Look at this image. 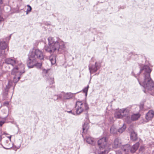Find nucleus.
<instances>
[{
	"mask_svg": "<svg viewBox=\"0 0 154 154\" xmlns=\"http://www.w3.org/2000/svg\"><path fill=\"white\" fill-rule=\"evenodd\" d=\"M139 150L140 152H143L144 150V147L143 146H140Z\"/></svg>",
	"mask_w": 154,
	"mask_h": 154,
	"instance_id": "obj_30",
	"label": "nucleus"
},
{
	"mask_svg": "<svg viewBox=\"0 0 154 154\" xmlns=\"http://www.w3.org/2000/svg\"><path fill=\"white\" fill-rule=\"evenodd\" d=\"M11 136H9L8 137L9 138V139H10V140H11Z\"/></svg>",
	"mask_w": 154,
	"mask_h": 154,
	"instance_id": "obj_38",
	"label": "nucleus"
},
{
	"mask_svg": "<svg viewBox=\"0 0 154 154\" xmlns=\"http://www.w3.org/2000/svg\"><path fill=\"white\" fill-rule=\"evenodd\" d=\"M122 149L125 152H127L129 151L130 149V146L128 144H126L125 145H122L121 147Z\"/></svg>",
	"mask_w": 154,
	"mask_h": 154,
	"instance_id": "obj_13",
	"label": "nucleus"
},
{
	"mask_svg": "<svg viewBox=\"0 0 154 154\" xmlns=\"http://www.w3.org/2000/svg\"><path fill=\"white\" fill-rule=\"evenodd\" d=\"M61 94H60L58 95H54L53 96V99L54 100H56L58 99H60L61 100L62 97H61Z\"/></svg>",
	"mask_w": 154,
	"mask_h": 154,
	"instance_id": "obj_21",
	"label": "nucleus"
},
{
	"mask_svg": "<svg viewBox=\"0 0 154 154\" xmlns=\"http://www.w3.org/2000/svg\"><path fill=\"white\" fill-rule=\"evenodd\" d=\"M48 46L45 47V51L50 53L55 52L57 54L63 53L66 50L65 45L63 42L55 41L54 38L50 37L48 38Z\"/></svg>",
	"mask_w": 154,
	"mask_h": 154,
	"instance_id": "obj_2",
	"label": "nucleus"
},
{
	"mask_svg": "<svg viewBox=\"0 0 154 154\" xmlns=\"http://www.w3.org/2000/svg\"><path fill=\"white\" fill-rule=\"evenodd\" d=\"M154 112L152 110H149L146 116V119L149 121L151 120L154 116Z\"/></svg>",
	"mask_w": 154,
	"mask_h": 154,
	"instance_id": "obj_11",
	"label": "nucleus"
},
{
	"mask_svg": "<svg viewBox=\"0 0 154 154\" xmlns=\"http://www.w3.org/2000/svg\"><path fill=\"white\" fill-rule=\"evenodd\" d=\"M122 145L121 140L118 138H116L114 141L112 146L113 148L116 149L121 147Z\"/></svg>",
	"mask_w": 154,
	"mask_h": 154,
	"instance_id": "obj_10",
	"label": "nucleus"
},
{
	"mask_svg": "<svg viewBox=\"0 0 154 154\" xmlns=\"http://www.w3.org/2000/svg\"><path fill=\"white\" fill-rule=\"evenodd\" d=\"M89 86L88 85L87 87L84 88L82 90L83 92L85 93V96H86L87 95L88 91V89Z\"/></svg>",
	"mask_w": 154,
	"mask_h": 154,
	"instance_id": "obj_24",
	"label": "nucleus"
},
{
	"mask_svg": "<svg viewBox=\"0 0 154 154\" xmlns=\"http://www.w3.org/2000/svg\"><path fill=\"white\" fill-rule=\"evenodd\" d=\"M67 112L69 113H71L74 115H77V113H76V112L75 108H73L72 110L69 111H67Z\"/></svg>",
	"mask_w": 154,
	"mask_h": 154,
	"instance_id": "obj_27",
	"label": "nucleus"
},
{
	"mask_svg": "<svg viewBox=\"0 0 154 154\" xmlns=\"http://www.w3.org/2000/svg\"><path fill=\"white\" fill-rule=\"evenodd\" d=\"M27 6V14L28 12H29L31 11V10H32V8L29 5H28Z\"/></svg>",
	"mask_w": 154,
	"mask_h": 154,
	"instance_id": "obj_28",
	"label": "nucleus"
},
{
	"mask_svg": "<svg viewBox=\"0 0 154 154\" xmlns=\"http://www.w3.org/2000/svg\"><path fill=\"white\" fill-rule=\"evenodd\" d=\"M4 122L2 121H0V126H2V125L4 124Z\"/></svg>",
	"mask_w": 154,
	"mask_h": 154,
	"instance_id": "obj_34",
	"label": "nucleus"
},
{
	"mask_svg": "<svg viewBox=\"0 0 154 154\" xmlns=\"http://www.w3.org/2000/svg\"><path fill=\"white\" fill-rule=\"evenodd\" d=\"M117 132V129L114 126H112L110 128V133L112 134H115Z\"/></svg>",
	"mask_w": 154,
	"mask_h": 154,
	"instance_id": "obj_19",
	"label": "nucleus"
},
{
	"mask_svg": "<svg viewBox=\"0 0 154 154\" xmlns=\"http://www.w3.org/2000/svg\"><path fill=\"white\" fill-rule=\"evenodd\" d=\"M5 103V104H8V102H7V103H6H6Z\"/></svg>",
	"mask_w": 154,
	"mask_h": 154,
	"instance_id": "obj_41",
	"label": "nucleus"
},
{
	"mask_svg": "<svg viewBox=\"0 0 154 154\" xmlns=\"http://www.w3.org/2000/svg\"><path fill=\"white\" fill-rule=\"evenodd\" d=\"M4 19L1 16V14H0V22L2 21H4Z\"/></svg>",
	"mask_w": 154,
	"mask_h": 154,
	"instance_id": "obj_33",
	"label": "nucleus"
},
{
	"mask_svg": "<svg viewBox=\"0 0 154 154\" xmlns=\"http://www.w3.org/2000/svg\"><path fill=\"white\" fill-rule=\"evenodd\" d=\"M97 143L100 149H105L107 144L106 138V137H102L98 140Z\"/></svg>",
	"mask_w": 154,
	"mask_h": 154,
	"instance_id": "obj_8",
	"label": "nucleus"
},
{
	"mask_svg": "<svg viewBox=\"0 0 154 154\" xmlns=\"http://www.w3.org/2000/svg\"><path fill=\"white\" fill-rule=\"evenodd\" d=\"M109 151L105 149L104 151L100 152L99 154H106Z\"/></svg>",
	"mask_w": 154,
	"mask_h": 154,
	"instance_id": "obj_29",
	"label": "nucleus"
},
{
	"mask_svg": "<svg viewBox=\"0 0 154 154\" xmlns=\"http://www.w3.org/2000/svg\"><path fill=\"white\" fill-rule=\"evenodd\" d=\"M48 81L49 83L50 84H53L54 83V77L49 78L48 79Z\"/></svg>",
	"mask_w": 154,
	"mask_h": 154,
	"instance_id": "obj_25",
	"label": "nucleus"
},
{
	"mask_svg": "<svg viewBox=\"0 0 154 154\" xmlns=\"http://www.w3.org/2000/svg\"><path fill=\"white\" fill-rule=\"evenodd\" d=\"M7 50H8V49H7Z\"/></svg>",
	"mask_w": 154,
	"mask_h": 154,
	"instance_id": "obj_45",
	"label": "nucleus"
},
{
	"mask_svg": "<svg viewBox=\"0 0 154 154\" xmlns=\"http://www.w3.org/2000/svg\"><path fill=\"white\" fill-rule=\"evenodd\" d=\"M126 128V126L123 124V126L118 130V131L120 133H122L125 130Z\"/></svg>",
	"mask_w": 154,
	"mask_h": 154,
	"instance_id": "obj_22",
	"label": "nucleus"
},
{
	"mask_svg": "<svg viewBox=\"0 0 154 154\" xmlns=\"http://www.w3.org/2000/svg\"><path fill=\"white\" fill-rule=\"evenodd\" d=\"M79 92L75 93H72L70 92L65 93L64 92H62L61 94L62 97L61 100L65 102L66 100L72 99L74 95Z\"/></svg>",
	"mask_w": 154,
	"mask_h": 154,
	"instance_id": "obj_7",
	"label": "nucleus"
},
{
	"mask_svg": "<svg viewBox=\"0 0 154 154\" xmlns=\"http://www.w3.org/2000/svg\"><path fill=\"white\" fill-rule=\"evenodd\" d=\"M140 143L139 142H137L134 145L131 147H130V150L131 152L133 153L135 152L139 146Z\"/></svg>",
	"mask_w": 154,
	"mask_h": 154,
	"instance_id": "obj_12",
	"label": "nucleus"
},
{
	"mask_svg": "<svg viewBox=\"0 0 154 154\" xmlns=\"http://www.w3.org/2000/svg\"><path fill=\"white\" fill-rule=\"evenodd\" d=\"M100 66L97 62L95 63L94 65L89 66V69L91 74L95 72L98 70L99 69Z\"/></svg>",
	"mask_w": 154,
	"mask_h": 154,
	"instance_id": "obj_9",
	"label": "nucleus"
},
{
	"mask_svg": "<svg viewBox=\"0 0 154 154\" xmlns=\"http://www.w3.org/2000/svg\"><path fill=\"white\" fill-rule=\"evenodd\" d=\"M42 74L43 76L47 77L49 76V72L51 69H45L42 68Z\"/></svg>",
	"mask_w": 154,
	"mask_h": 154,
	"instance_id": "obj_14",
	"label": "nucleus"
},
{
	"mask_svg": "<svg viewBox=\"0 0 154 154\" xmlns=\"http://www.w3.org/2000/svg\"><path fill=\"white\" fill-rule=\"evenodd\" d=\"M152 71L149 66L145 65L141 68L140 72L137 75H140L137 78L140 85L142 86L148 91L153 90V94H151L153 95L154 93V83L150 78V74Z\"/></svg>",
	"mask_w": 154,
	"mask_h": 154,
	"instance_id": "obj_1",
	"label": "nucleus"
},
{
	"mask_svg": "<svg viewBox=\"0 0 154 154\" xmlns=\"http://www.w3.org/2000/svg\"><path fill=\"white\" fill-rule=\"evenodd\" d=\"M44 56L43 53L39 50V60H44Z\"/></svg>",
	"mask_w": 154,
	"mask_h": 154,
	"instance_id": "obj_26",
	"label": "nucleus"
},
{
	"mask_svg": "<svg viewBox=\"0 0 154 154\" xmlns=\"http://www.w3.org/2000/svg\"><path fill=\"white\" fill-rule=\"evenodd\" d=\"M6 63L11 64L14 67L11 73L14 74L17 72L21 73L24 69V66L23 64H19L18 61L14 59L8 58L5 60Z\"/></svg>",
	"mask_w": 154,
	"mask_h": 154,
	"instance_id": "obj_3",
	"label": "nucleus"
},
{
	"mask_svg": "<svg viewBox=\"0 0 154 154\" xmlns=\"http://www.w3.org/2000/svg\"><path fill=\"white\" fill-rule=\"evenodd\" d=\"M84 140L88 143L91 144H93L94 142L93 139L89 136H86L85 138H84Z\"/></svg>",
	"mask_w": 154,
	"mask_h": 154,
	"instance_id": "obj_15",
	"label": "nucleus"
},
{
	"mask_svg": "<svg viewBox=\"0 0 154 154\" xmlns=\"http://www.w3.org/2000/svg\"><path fill=\"white\" fill-rule=\"evenodd\" d=\"M128 111L125 108L120 109L115 113V117L116 118L122 119L124 117L126 113H128Z\"/></svg>",
	"mask_w": 154,
	"mask_h": 154,
	"instance_id": "obj_5",
	"label": "nucleus"
},
{
	"mask_svg": "<svg viewBox=\"0 0 154 154\" xmlns=\"http://www.w3.org/2000/svg\"><path fill=\"white\" fill-rule=\"evenodd\" d=\"M137 134L136 133L133 131L131 134V140L135 141L137 139Z\"/></svg>",
	"mask_w": 154,
	"mask_h": 154,
	"instance_id": "obj_16",
	"label": "nucleus"
},
{
	"mask_svg": "<svg viewBox=\"0 0 154 154\" xmlns=\"http://www.w3.org/2000/svg\"><path fill=\"white\" fill-rule=\"evenodd\" d=\"M116 154H122L121 151L119 150L116 151Z\"/></svg>",
	"mask_w": 154,
	"mask_h": 154,
	"instance_id": "obj_32",
	"label": "nucleus"
},
{
	"mask_svg": "<svg viewBox=\"0 0 154 154\" xmlns=\"http://www.w3.org/2000/svg\"><path fill=\"white\" fill-rule=\"evenodd\" d=\"M152 154H154V150L152 152Z\"/></svg>",
	"mask_w": 154,
	"mask_h": 154,
	"instance_id": "obj_43",
	"label": "nucleus"
},
{
	"mask_svg": "<svg viewBox=\"0 0 154 154\" xmlns=\"http://www.w3.org/2000/svg\"><path fill=\"white\" fill-rule=\"evenodd\" d=\"M124 117H125V122L128 123L130 124L132 120L131 117H130V115H126V114Z\"/></svg>",
	"mask_w": 154,
	"mask_h": 154,
	"instance_id": "obj_18",
	"label": "nucleus"
},
{
	"mask_svg": "<svg viewBox=\"0 0 154 154\" xmlns=\"http://www.w3.org/2000/svg\"><path fill=\"white\" fill-rule=\"evenodd\" d=\"M5 48H3V49H5L6 48V47H7V46L5 45Z\"/></svg>",
	"mask_w": 154,
	"mask_h": 154,
	"instance_id": "obj_40",
	"label": "nucleus"
},
{
	"mask_svg": "<svg viewBox=\"0 0 154 154\" xmlns=\"http://www.w3.org/2000/svg\"><path fill=\"white\" fill-rule=\"evenodd\" d=\"M39 69H40V68H41V66H42V63H41L39 62Z\"/></svg>",
	"mask_w": 154,
	"mask_h": 154,
	"instance_id": "obj_37",
	"label": "nucleus"
},
{
	"mask_svg": "<svg viewBox=\"0 0 154 154\" xmlns=\"http://www.w3.org/2000/svg\"><path fill=\"white\" fill-rule=\"evenodd\" d=\"M49 59L52 65L54 64L56 62L55 57L54 56H51L49 57Z\"/></svg>",
	"mask_w": 154,
	"mask_h": 154,
	"instance_id": "obj_20",
	"label": "nucleus"
},
{
	"mask_svg": "<svg viewBox=\"0 0 154 154\" xmlns=\"http://www.w3.org/2000/svg\"><path fill=\"white\" fill-rule=\"evenodd\" d=\"M37 51H38V50H36L34 53H32L31 54L29 60L28 61V65L29 66V64H31V66H33L36 63V60L38 59V55L36 54V52Z\"/></svg>",
	"mask_w": 154,
	"mask_h": 154,
	"instance_id": "obj_6",
	"label": "nucleus"
},
{
	"mask_svg": "<svg viewBox=\"0 0 154 154\" xmlns=\"http://www.w3.org/2000/svg\"><path fill=\"white\" fill-rule=\"evenodd\" d=\"M2 0H0V4H2Z\"/></svg>",
	"mask_w": 154,
	"mask_h": 154,
	"instance_id": "obj_39",
	"label": "nucleus"
},
{
	"mask_svg": "<svg viewBox=\"0 0 154 154\" xmlns=\"http://www.w3.org/2000/svg\"><path fill=\"white\" fill-rule=\"evenodd\" d=\"M88 129V125L85 123L82 126V130L83 133L87 131Z\"/></svg>",
	"mask_w": 154,
	"mask_h": 154,
	"instance_id": "obj_23",
	"label": "nucleus"
},
{
	"mask_svg": "<svg viewBox=\"0 0 154 154\" xmlns=\"http://www.w3.org/2000/svg\"><path fill=\"white\" fill-rule=\"evenodd\" d=\"M18 80H19L20 79V77H19L18 78Z\"/></svg>",
	"mask_w": 154,
	"mask_h": 154,
	"instance_id": "obj_44",
	"label": "nucleus"
},
{
	"mask_svg": "<svg viewBox=\"0 0 154 154\" xmlns=\"http://www.w3.org/2000/svg\"><path fill=\"white\" fill-rule=\"evenodd\" d=\"M140 116V115L138 113L132 115L131 117L132 121H135L138 119Z\"/></svg>",
	"mask_w": 154,
	"mask_h": 154,
	"instance_id": "obj_17",
	"label": "nucleus"
},
{
	"mask_svg": "<svg viewBox=\"0 0 154 154\" xmlns=\"http://www.w3.org/2000/svg\"><path fill=\"white\" fill-rule=\"evenodd\" d=\"M89 109L88 105L86 101H77L75 103V109L77 115H79L84 111H87Z\"/></svg>",
	"mask_w": 154,
	"mask_h": 154,
	"instance_id": "obj_4",
	"label": "nucleus"
},
{
	"mask_svg": "<svg viewBox=\"0 0 154 154\" xmlns=\"http://www.w3.org/2000/svg\"><path fill=\"white\" fill-rule=\"evenodd\" d=\"M131 74L132 75H134L135 77L136 78H137V76H136V75L134 73V72H131Z\"/></svg>",
	"mask_w": 154,
	"mask_h": 154,
	"instance_id": "obj_35",
	"label": "nucleus"
},
{
	"mask_svg": "<svg viewBox=\"0 0 154 154\" xmlns=\"http://www.w3.org/2000/svg\"><path fill=\"white\" fill-rule=\"evenodd\" d=\"M89 117L88 116V114L87 113H86V118L87 119H89Z\"/></svg>",
	"mask_w": 154,
	"mask_h": 154,
	"instance_id": "obj_36",
	"label": "nucleus"
},
{
	"mask_svg": "<svg viewBox=\"0 0 154 154\" xmlns=\"http://www.w3.org/2000/svg\"><path fill=\"white\" fill-rule=\"evenodd\" d=\"M51 88H54V86H53L52 87H50Z\"/></svg>",
	"mask_w": 154,
	"mask_h": 154,
	"instance_id": "obj_42",
	"label": "nucleus"
},
{
	"mask_svg": "<svg viewBox=\"0 0 154 154\" xmlns=\"http://www.w3.org/2000/svg\"><path fill=\"white\" fill-rule=\"evenodd\" d=\"M140 110H142L143 109V104H140Z\"/></svg>",
	"mask_w": 154,
	"mask_h": 154,
	"instance_id": "obj_31",
	"label": "nucleus"
}]
</instances>
